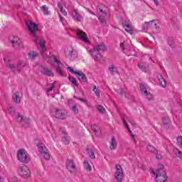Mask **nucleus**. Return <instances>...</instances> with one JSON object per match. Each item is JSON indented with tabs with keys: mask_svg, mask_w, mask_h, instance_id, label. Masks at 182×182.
<instances>
[{
	"mask_svg": "<svg viewBox=\"0 0 182 182\" xmlns=\"http://www.w3.org/2000/svg\"><path fill=\"white\" fill-rule=\"evenodd\" d=\"M92 15H96L95 13H92Z\"/></svg>",
	"mask_w": 182,
	"mask_h": 182,
	"instance_id": "6e6d98bb",
	"label": "nucleus"
},
{
	"mask_svg": "<svg viewBox=\"0 0 182 182\" xmlns=\"http://www.w3.org/2000/svg\"><path fill=\"white\" fill-rule=\"evenodd\" d=\"M83 165L85 170H87V171H92V166H90V164H89V161L85 160L83 162Z\"/></svg>",
	"mask_w": 182,
	"mask_h": 182,
	"instance_id": "7c9ffc66",
	"label": "nucleus"
},
{
	"mask_svg": "<svg viewBox=\"0 0 182 182\" xmlns=\"http://www.w3.org/2000/svg\"><path fill=\"white\" fill-rule=\"evenodd\" d=\"M107 9V7L106 6H102V7H100V11L101 13H102V14H101L98 19L99 21H101V23L102 25H105L106 23V15H107V13H106V10Z\"/></svg>",
	"mask_w": 182,
	"mask_h": 182,
	"instance_id": "dca6fc26",
	"label": "nucleus"
},
{
	"mask_svg": "<svg viewBox=\"0 0 182 182\" xmlns=\"http://www.w3.org/2000/svg\"><path fill=\"white\" fill-rule=\"evenodd\" d=\"M86 151L90 157V159H92V160H95L96 159V156H95V151L90 148H87Z\"/></svg>",
	"mask_w": 182,
	"mask_h": 182,
	"instance_id": "cd10ccee",
	"label": "nucleus"
},
{
	"mask_svg": "<svg viewBox=\"0 0 182 182\" xmlns=\"http://www.w3.org/2000/svg\"><path fill=\"white\" fill-rule=\"evenodd\" d=\"M41 9L43 11L44 15H49V9L46 5H43L41 7Z\"/></svg>",
	"mask_w": 182,
	"mask_h": 182,
	"instance_id": "c9c22d12",
	"label": "nucleus"
},
{
	"mask_svg": "<svg viewBox=\"0 0 182 182\" xmlns=\"http://www.w3.org/2000/svg\"><path fill=\"white\" fill-rule=\"evenodd\" d=\"M73 19L76 22H82L83 21V17L77 12V11L74 10L72 13Z\"/></svg>",
	"mask_w": 182,
	"mask_h": 182,
	"instance_id": "6ab92c4d",
	"label": "nucleus"
},
{
	"mask_svg": "<svg viewBox=\"0 0 182 182\" xmlns=\"http://www.w3.org/2000/svg\"><path fill=\"white\" fill-rule=\"evenodd\" d=\"M77 36L79 38V39H81V41L85 42V43L89 42V40L87 39V35L82 30H77Z\"/></svg>",
	"mask_w": 182,
	"mask_h": 182,
	"instance_id": "f3484780",
	"label": "nucleus"
},
{
	"mask_svg": "<svg viewBox=\"0 0 182 182\" xmlns=\"http://www.w3.org/2000/svg\"><path fill=\"white\" fill-rule=\"evenodd\" d=\"M91 129L95 134L99 132V127L97 125H91Z\"/></svg>",
	"mask_w": 182,
	"mask_h": 182,
	"instance_id": "79ce46f5",
	"label": "nucleus"
},
{
	"mask_svg": "<svg viewBox=\"0 0 182 182\" xmlns=\"http://www.w3.org/2000/svg\"><path fill=\"white\" fill-rule=\"evenodd\" d=\"M69 80L70 82H71V83H73V85H75V86L77 87L78 85H77V80H76V78L69 77Z\"/></svg>",
	"mask_w": 182,
	"mask_h": 182,
	"instance_id": "58836bf2",
	"label": "nucleus"
},
{
	"mask_svg": "<svg viewBox=\"0 0 182 182\" xmlns=\"http://www.w3.org/2000/svg\"><path fill=\"white\" fill-rule=\"evenodd\" d=\"M9 112H10L11 114H15V109L14 107H10L9 109Z\"/></svg>",
	"mask_w": 182,
	"mask_h": 182,
	"instance_id": "a18cd8bd",
	"label": "nucleus"
},
{
	"mask_svg": "<svg viewBox=\"0 0 182 182\" xmlns=\"http://www.w3.org/2000/svg\"><path fill=\"white\" fill-rule=\"evenodd\" d=\"M173 153L176 155V157H178V159H180L182 161V151H180V149L175 148L173 150Z\"/></svg>",
	"mask_w": 182,
	"mask_h": 182,
	"instance_id": "bb28decb",
	"label": "nucleus"
},
{
	"mask_svg": "<svg viewBox=\"0 0 182 182\" xmlns=\"http://www.w3.org/2000/svg\"><path fill=\"white\" fill-rule=\"evenodd\" d=\"M18 173L21 177L26 178L31 176V170H29V168L26 165H22L18 168Z\"/></svg>",
	"mask_w": 182,
	"mask_h": 182,
	"instance_id": "9d476101",
	"label": "nucleus"
},
{
	"mask_svg": "<svg viewBox=\"0 0 182 182\" xmlns=\"http://www.w3.org/2000/svg\"><path fill=\"white\" fill-rule=\"evenodd\" d=\"M122 26L125 28L126 32L130 33V35L133 34V27H132V25H130V23H129L127 21H123Z\"/></svg>",
	"mask_w": 182,
	"mask_h": 182,
	"instance_id": "aec40b11",
	"label": "nucleus"
},
{
	"mask_svg": "<svg viewBox=\"0 0 182 182\" xmlns=\"http://www.w3.org/2000/svg\"><path fill=\"white\" fill-rule=\"evenodd\" d=\"M140 90L144 96H149L150 95V92H147V88H146L144 83L140 84Z\"/></svg>",
	"mask_w": 182,
	"mask_h": 182,
	"instance_id": "393cba45",
	"label": "nucleus"
},
{
	"mask_svg": "<svg viewBox=\"0 0 182 182\" xmlns=\"http://www.w3.org/2000/svg\"><path fill=\"white\" fill-rule=\"evenodd\" d=\"M162 122L165 127H168V126H170V118H168V117H164L162 118Z\"/></svg>",
	"mask_w": 182,
	"mask_h": 182,
	"instance_id": "c756f323",
	"label": "nucleus"
},
{
	"mask_svg": "<svg viewBox=\"0 0 182 182\" xmlns=\"http://www.w3.org/2000/svg\"><path fill=\"white\" fill-rule=\"evenodd\" d=\"M77 100H80V102H82V103H86L87 102V100L80 97H77Z\"/></svg>",
	"mask_w": 182,
	"mask_h": 182,
	"instance_id": "09e8293b",
	"label": "nucleus"
},
{
	"mask_svg": "<svg viewBox=\"0 0 182 182\" xmlns=\"http://www.w3.org/2000/svg\"><path fill=\"white\" fill-rule=\"evenodd\" d=\"M16 119L17 122L21 123L24 127H29V126H31V119L23 117L19 113H17Z\"/></svg>",
	"mask_w": 182,
	"mask_h": 182,
	"instance_id": "0eeeda50",
	"label": "nucleus"
},
{
	"mask_svg": "<svg viewBox=\"0 0 182 182\" xmlns=\"http://www.w3.org/2000/svg\"><path fill=\"white\" fill-rule=\"evenodd\" d=\"M62 141L64 144H69L70 143V139H69V136L65 135L62 138Z\"/></svg>",
	"mask_w": 182,
	"mask_h": 182,
	"instance_id": "4c0bfd02",
	"label": "nucleus"
},
{
	"mask_svg": "<svg viewBox=\"0 0 182 182\" xmlns=\"http://www.w3.org/2000/svg\"><path fill=\"white\" fill-rule=\"evenodd\" d=\"M139 66V68L142 70V72H146V65L143 63H141L138 65Z\"/></svg>",
	"mask_w": 182,
	"mask_h": 182,
	"instance_id": "ea45409f",
	"label": "nucleus"
},
{
	"mask_svg": "<svg viewBox=\"0 0 182 182\" xmlns=\"http://www.w3.org/2000/svg\"><path fill=\"white\" fill-rule=\"evenodd\" d=\"M17 159L21 163H29L31 159L29 158V155H28V152L25 149H19L17 151Z\"/></svg>",
	"mask_w": 182,
	"mask_h": 182,
	"instance_id": "20e7f679",
	"label": "nucleus"
},
{
	"mask_svg": "<svg viewBox=\"0 0 182 182\" xmlns=\"http://www.w3.org/2000/svg\"><path fill=\"white\" fill-rule=\"evenodd\" d=\"M154 176H156V180L157 182H167V173L164 171V166L161 165L159 168L155 171H152Z\"/></svg>",
	"mask_w": 182,
	"mask_h": 182,
	"instance_id": "7ed1b4c3",
	"label": "nucleus"
},
{
	"mask_svg": "<svg viewBox=\"0 0 182 182\" xmlns=\"http://www.w3.org/2000/svg\"><path fill=\"white\" fill-rule=\"evenodd\" d=\"M38 56V53L35 52V51H31L30 53H28V59H35V58H36Z\"/></svg>",
	"mask_w": 182,
	"mask_h": 182,
	"instance_id": "473e14b6",
	"label": "nucleus"
},
{
	"mask_svg": "<svg viewBox=\"0 0 182 182\" xmlns=\"http://www.w3.org/2000/svg\"><path fill=\"white\" fill-rule=\"evenodd\" d=\"M12 99L14 102V103H16V105H19V103H21V92L16 91V92L13 93L12 95Z\"/></svg>",
	"mask_w": 182,
	"mask_h": 182,
	"instance_id": "4be33fe9",
	"label": "nucleus"
},
{
	"mask_svg": "<svg viewBox=\"0 0 182 182\" xmlns=\"http://www.w3.org/2000/svg\"><path fill=\"white\" fill-rule=\"evenodd\" d=\"M117 147V141H116V139H114V137H112L109 141V149L110 150H116Z\"/></svg>",
	"mask_w": 182,
	"mask_h": 182,
	"instance_id": "b1692460",
	"label": "nucleus"
},
{
	"mask_svg": "<svg viewBox=\"0 0 182 182\" xmlns=\"http://www.w3.org/2000/svg\"><path fill=\"white\" fill-rule=\"evenodd\" d=\"M69 106L70 107L71 110L74 112L75 114H77L79 113V109H77V105H76V102H75L73 100H70L68 101Z\"/></svg>",
	"mask_w": 182,
	"mask_h": 182,
	"instance_id": "5701e85b",
	"label": "nucleus"
},
{
	"mask_svg": "<svg viewBox=\"0 0 182 182\" xmlns=\"http://www.w3.org/2000/svg\"><path fill=\"white\" fill-rule=\"evenodd\" d=\"M65 56L70 59V60H75L77 58V52L72 47H69L65 51Z\"/></svg>",
	"mask_w": 182,
	"mask_h": 182,
	"instance_id": "ddd939ff",
	"label": "nucleus"
},
{
	"mask_svg": "<svg viewBox=\"0 0 182 182\" xmlns=\"http://www.w3.org/2000/svg\"><path fill=\"white\" fill-rule=\"evenodd\" d=\"M119 46H120L122 51L126 50V48H124V41L122 42V43H120Z\"/></svg>",
	"mask_w": 182,
	"mask_h": 182,
	"instance_id": "de8ad7c7",
	"label": "nucleus"
},
{
	"mask_svg": "<svg viewBox=\"0 0 182 182\" xmlns=\"http://www.w3.org/2000/svg\"><path fill=\"white\" fill-rule=\"evenodd\" d=\"M56 70L60 76H63V77L65 76V72L62 70V69L59 66H57Z\"/></svg>",
	"mask_w": 182,
	"mask_h": 182,
	"instance_id": "a19ab883",
	"label": "nucleus"
},
{
	"mask_svg": "<svg viewBox=\"0 0 182 182\" xmlns=\"http://www.w3.org/2000/svg\"><path fill=\"white\" fill-rule=\"evenodd\" d=\"M11 43L16 50H19V49H22V48H23L22 40L18 36H13L11 39Z\"/></svg>",
	"mask_w": 182,
	"mask_h": 182,
	"instance_id": "39448f33",
	"label": "nucleus"
},
{
	"mask_svg": "<svg viewBox=\"0 0 182 182\" xmlns=\"http://www.w3.org/2000/svg\"><path fill=\"white\" fill-rule=\"evenodd\" d=\"M109 70L111 75H114V70H116V67H114V65H111L109 68Z\"/></svg>",
	"mask_w": 182,
	"mask_h": 182,
	"instance_id": "c03bdc74",
	"label": "nucleus"
},
{
	"mask_svg": "<svg viewBox=\"0 0 182 182\" xmlns=\"http://www.w3.org/2000/svg\"><path fill=\"white\" fill-rule=\"evenodd\" d=\"M66 168L71 174H73L76 171V164L73 161L68 159L66 161Z\"/></svg>",
	"mask_w": 182,
	"mask_h": 182,
	"instance_id": "2eb2a0df",
	"label": "nucleus"
},
{
	"mask_svg": "<svg viewBox=\"0 0 182 182\" xmlns=\"http://www.w3.org/2000/svg\"><path fill=\"white\" fill-rule=\"evenodd\" d=\"M52 116H53V117H55V119H60L61 120H65V119H66V111L57 109L52 112Z\"/></svg>",
	"mask_w": 182,
	"mask_h": 182,
	"instance_id": "f8f14e48",
	"label": "nucleus"
},
{
	"mask_svg": "<svg viewBox=\"0 0 182 182\" xmlns=\"http://www.w3.org/2000/svg\"><path fill=\"white\" fill-rule=\"evenodd\" d=\"M58 16H59L60 21L61 22H63V21H65V18H63L62 15L59 14Z\"/></svg>",
	"mask_w": 182,
	"mask_h": 182,
	"instance_id": "3c124183",
	"label": "nucleus"
},
{
	"mask_svg": "<svg viewBox=\"0 0 182 182\" xmlns=\"http://www.w3.org/2000/svg\"><path fill=\"white\" fill-rule=\"evenodd\" d=\"M115 170L114 178L116 181L117 182L123 181V168H122V166H120V164L116 165Z\"/></svg>",
	"mask_w": 182,
	"mask_h": 182,
	"instance_id": "6e6552de",
	"label": "nucleus"
},
{
	"mask_svg": "<svg viewBox=\"0 0 182 182\" xmlns=\"http://www.w3.org/2000/svg\"><path fill=\"white\" fill-rule=\"evenodd\" d=\"M144 31H149V29H159L160 27L157 26V22L154 20L146 22L144 26Z\"/></svg>",
	"mask_w": 182,
	"mask_h": 182,
	"instance_id": "4468645a",
	"label": "nucleus"
},
{
	"mask_svg": "<svg viewBox=\"0 0 182 182\" xmlns=\"http://www.w3.org/2000/svg\"><path fill=\"white\" fill-rule=\"evenodd\" d=\"M53 89H55V85H53L51 87H50L48 90L47 92H52V90H53Z\"/></svg>",
	"mask_w": 182,
	"mask_h": 182,
	"instance_id": "8fccbe9b",
	"label": "nucleus"
},
{
	"mask_svg": "<svg viewBox=\"0 0 182 182\" xmlns=\"http://www.w3.org/2000/svg\"><path fill=\"white\" fill-rule=\"evenodd\" d=\"M146 149L149 153H152V154H157V149L153 145H148Z\"/></svg>",
	"mask_w": 182,
	"mask_h": 182,
	"instance_id": "c85d7f7f",
	"label": "nucleus"
},
{
	"mask_svg": "<svg viewBox=\"0 0 182 182\" xmlns=\"http://www.w3.org/2000/svg\"><path fill=\"white\" fill-rule=\"evenodd\" d=\"M107 47L104 43H100L95 46L94 48L91 50L90 53L93 59L96 61H99L103 58V55L100 54V52H106Z\"/></svg>",
	"mask_w": 182,
	"mask_h": 182,
	"instance_id": "f03ea898",
	"label": "nucleus"
},
{
	"mask_svg": "<svg viewBox=\"0 0 182 182\" xmlns=\"http://www.w3.org/2000/svg\"><path fill=\"white\" fill-rule=\"evenodd\" d=\"M154 2L156 6H159V0H154Z\"/></svg>",
	"mask_w": 182,
	"mask_h": 182,
	"instance_id": "603ef678",
	"label": "nucleus"
},
{
	"mask_svg": "<svg viewBox=\"0 0 182 182\" xmlns=\"http://www.w3.org/2000/svg\"><path fill=\"white\" fill-rule=\"evenodd\" d=\"M41 72L43 75H46V76H53V73L52 72V70H50L46 67H43Z\"/></svg>",
	"mask_w": 182,
	"mask_h": 182,
	"instance_id": "a878e982",
	"label": "nucleus"
},
{
	"mask_svg": "<svg viewBox=\"0 0 182 182\" xmlns=\"http://www.w3.org/2000/svg\"><path fill=\"white\" fill-rule=\"evenodd\" d=\"M49 60H50V62H51V63H53V62H55L58 65H59L60 63V60H59L58 58H56V56H55V55L50 56L49 58Z\"/></svg>",
	"mask_w": 182,
	"mask_h": 182,
	"instance_id": "72a5a7b5",
	"label": "nucleus"
},
{
	"mask_svg": "<svg viewBox=\"0 0 182 182\" xmlns=\"http://www.w3.org/2000/svg\"><path fill=\"white\" fill-rule=\"evenodd\" d=\"M58 6L61 14H63V15L64 16H66L68 15V12H66V11L63 10V6H62V4H60V3H58Z\"/></svg>",
	"mask_w": 182,
	"mask_h": 182,
	"instance_id": "e433bc0d",
	"label": "nucleus"
},
{
	"mask_svg": "<svg viewBox=\"0 0 182 182\" xmlns=\"http://www.w3.org/2000/svg\"><path fill=\"white\" fill-rule=\"evenodd\" d=\"M97 110L98 112H100V113H106V109H105V107H103V106L102 105H99L97 107Z\"/></svg>",
	"mask_w": 182,
	"mask_h": 182,
	"instance_id": "37998d69",
	"label": "nucleus"
},
{
	"mask_svg": "<svg viewBox=\"0 0 182 182\" xmlns=\"http://www.w3.org/2000/svg\"><path fill=\"white\" fill-rule=\"evenodd\" d=\"M38 151L41 156H43L45 160H50V154H49V151L46 149V146H43V144L38 145Z\"/></svg>",
	"mask_w": 182,
	"mask_h": 182,
	"instance_id": "1a4fd4ad",
	"label": "nucleus"
},
{
	"mask_svg": "<svg viewBox=\"0 0 182 182\" xmlns=\"http://www.w3.org/2000/svg\"><path fill=\"white\" fill-rule=\"evenodd\" d=\"M154 154H156V157L158 160H161L162 156L159 153V151H157V153Z\"/></svg>",
	"mask_w": 182,
	"mask_h": 182,
	"instance_id": "49530a36",
	"label": "nucleus"
},
{
	"mask_svg": "<svg viewBox=\"0 0 182 182\" xmlns=\"http://www.w3.org/2000/svg\"><path fill=\"white\" fill-rule=\"evenodd\" d=\"M158 79L161 86H162V87H166V80L163 78V76L159 75Z\"/></svg>",
	"mask_w": 182,
	"mask_h": 182,
	"instance_id": "f704fd0d",
	"label": "nucleus"
},
{
	"mask_svg": "<svg viewBox=\"0 0 182 182\" xmlns=\"http://www.w3.org/2000/svg\"><path fill=\"white\" fill-rule=\"evenodd\" d=\"M26 25L28 28L31 35L36 36V32L38 31V25L30 20L26 21Z\"/></svg>",
	"mask_w": 182,
	"mask_h": 182,
	"instance_id": "423d86ee",
	"label": "nucleus"
},
{
	"mask_svg": "<svg viewBox=\"0 0 182 182\" xmlns=\"http://www.w3.org/2000/svg\"><path fill=\"white\" fill-rule=\"evenodd\" d=\"M4 62L6 63L8 68L11 69V72H14V73H21L23 68L26 66V62L25 61H18L16 66H15V64H14L9 58H4Z\"/></svg>",
	"mask_w": 182,
	"mask_h": 182,
	"instance_id": "f257e3e1",
	"label": "nucleus"
},
{
	"mask_svg": "<svg viewBox=\"0 0 182 182\" xmlns=\"http://www.w3.org/2000/svg\"><path fill=\"white\" fill-rule=\"evenodd\" d=\"M36 45H38L41 48L42 52L46 50V47L45 46V40L41 38H36L35 40Z\"/></svg>",
	"mask_w": 182,
	"mask_h": 182,
	"instance_id": "a211bd4d",
	"label": "nucleus"
},
{
	"mask_svg": "<svg viewBox=\"0 0 182 182\" xmlns=\"http://www.w3.org/2000/svg\"><path fill=\"white\" fill-rule=\"evenodd\" d=\"M68 70L71 72V73H74V75H77V77L81 82H87V78L86 75L82 73L81 71H75L72 67H68Z\"/></svg>",
	"mask_w": 182,
	"mask_h": 182,
	"instance_id": "9b49d317",
	"label": "nucleus"
},
{
	"mask_svg": "<svg viewBox=\"0 0 182 182\" xmlns=\"http://www.w3.org/2000/svg\"><path fill=\"white\" fill-rule=\"evenodd\" d=\"M92 91L95 93L96 96H97V97H100V90H99V88H97L95 85H92Z\"/></svg>",
	"mask_w": 182,
	"mask_h": 182,
	"instance_id": "2f4dec72",
	"label": "nucleus"
},
{
	"mask_svg": "<svg viewBox=\"0 0 182 182\" xmlns=\"http://www.w3.org/2000/svg\"><path fill=\"white\" fill-rule=\"evenodd\" d=\"M122 122L124 126H126L127 130L131 134V137L134 139V141H136V139H134V136L133 135V134H132V130H130V128L129 127V124H127V122H130V118H129L128 117H124L122 118Z\"/></svg>",
	"mask_w": 182,
	"mask_h": 182,
	"instance_id": "412c9836",
	"label": "nucleus"
},
{
	"mask_svg": "<svg viewBox=\"0 0 182 182\" xmlns=\"http://www.w3.org/2000/svg\"><path fill=\"white\" fill-rule=\"evenodd\" d=\"M123 93H124V92L122 91V92H120V95H123Z\"/></svg>",
	"mask_w": 182,
	"mask_h": 182,
	"instance_id": "5fc2aeb1",
	"label": "nucleus"
},
{
	"mask_svg": "<svg viewBox=\"0 0 182 182\" xmlns=\"http://www.w3.org/2000/svg\"><path fill=\"white\" fill-rule=\"evenodd\" d=\"M43 59H46V58H48V55H43Z\"/></svg>",
	"mask_w": 182,
	"mask_h": 182,
	"instance_id": "864d4df0",
	"label": "nucleus"
}]
</instances>
